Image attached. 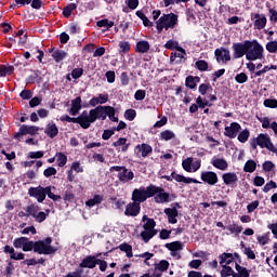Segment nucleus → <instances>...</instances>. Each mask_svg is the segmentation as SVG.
<instances>
[{
	"mask_svg": "<svg viewBox=\"0 0 277 277\" xmlns=\"http://www.w3.org/2000/svg\"><path fill=\"white\" fill-rule=\"evenodd\" d=\"M52 57L56 64H60V62H64L66 57H68V53L64 50H55L52 54Z\"/></svg>",
	"mask_w": 277,
	"mask_h": 277,
	"instance_id": "28",
	"label": "nucleus"
},
{
	"mask_svg": "<svg viewBox=\"0 0 277 277\" xmlns=\"http://www.w3.org/2000/svg\"><path fill=\"white\" fill-rule=\"evenodd\" d=\"M93 111V122L101 120V117L106 114L105 106H96L95 108L92 109Z\"/></svg>",
	"mask_w": 277,
	"mask_h": 277,
	"instance_id": "30",
	"label": "nucleus"
},
{
	"mask_svg": "<svg viewBox=\"0 0 277 277\" xmlns=\"http://www.w3.org/2000/svg\"><path fill=\"white\" fill-rule=\"evenodd\" d=\"M251 21H253L254 29H258L259 31L267 27V17L265 16V14L251 13Z\"/></svg>",
	"mask_w": 277,
	"mask_h": 277,
	"instance_id": "13",
	"label": "nucleus"
},
{
	"mask_svg": "<svg viewBox=\"0 0 277 277\" xmlns=\"http://www.w3.org/2000/svg\"><path fill=\"white\" fill-rule=\"evenodd\" d=\"M219 259H221L220 261V265H230V263H233V253H222L221 255H219Z\"/></svg>",
	"mask_w": 277,
	"mask_h": 277,
	"instance_id": "37",
	"label": "nucleus"
},
{
	"mask_svg": "<svg viewBox=\"0 0 277 277\" xmlns=\"http://www.w3.org/2000/svg\"><path fill=\"white\" fill-rule=\"evenodd\" d=\"M135 101H144L146 98V91L144 90H137L134 94Z\"/></svg>",
	"mask_w": 277,
	"mask_h": 277,
	"instance_id": "64",
	"label": "nucleus"
},
{
	"mask_svg": "<svg viewBox=\"0 0 277 277\" xmlns=\"http://www.w3.org/2000/svg\"><path fill=\"white\" fill-rule=\"evenodd\" d=\"M263 45L259 41H251L250 49L247 50V58L249 62H256V60H263Z\"/></svg>",
	"mask_w": 277,
	"mask_h": 277,
	"instance_id": "6",
	"label": "nucleus"
},
{
	"mask_svg": "<svg viewBox=\"0 0 277 277\" xmlns=\"http://www.w3.org/2000/svg\"><path fill=\"white\" fill-rule=\"evenodd\" d=\"M53 243L52 237H47L43 240H29L27 237L15 238L13 241V246L16 249L23 250V252H31L34 251L36 254H45L51 255L57 252V248L51 246Z\"/></svg>",
	"mask_w": 277,
	"mask_h": 277,
	"instance_id": "1",
	"label": "nucleus"
},
{
	"mask_svg": "<svg viewBox=\"0 0 277 277\" xmlns=\"http://www.w3.org/2000/svg\"><path fill=\"white\" fill-rule=\"evenodd\" d=\"M103 202V196L101 195H94L92 199L87 200L85 205L87 207H96V205H101Z\"/></svg>",
	"mask_w": 277,
	"mask_h": 277,
	"instance_id": "39",
	"label": "nucleus"
},
{
	"mask_svg": "<svg viewBox=\"0 0 277 277\" xmlns=\"http://www.w3.org/2000/svg\"><path fill=\"white\" fill-rule=\"evenodd\" d=\"M97 27H105L104 31H109L114 27V22L108 21L107 18L100 19L96 22Z\"/></svg>",
	"mask_w": 277,
	"mask_h": 277,
	"instance_id": "41",
	"label": "nucleus"
},
{
	"mask_svg": "<svg viewBox=\"0 0 277 277\" xmlns=\"http://www.w3.org/2000/svg\"><path fill=\"white\" fill-rule=\"evenodd\" d=\"M277 188V184L276 182H274L273 180H271L268 183H266L263 187V192L264 194H269V192H272V189H276Z\"/></svg>",
	"mask_w": 277,
	"mask_h": 277,
	"instance_id": "55",
	"label": "nucleus"
},
{
	"mask_svg": "<svg viewBox=\"0 0 277 277\" xmlns=\"http://www.w3.org/2000/svg\"><path fill=\"white\" fill-rule=\"evenodd\" d=\"M214 55L222 62H230V51L226 48H217L214 51Z\"/></svg>",
	"mask_w": 277,
	"mask_h": 277,
	"instance_id": "20",
	"label": "nucleus"
},
{
	"mask_svg": "<svg viewBox=\"0 0 277 277\" xmlns=\"http://www.w3.org/2000/svg\"><path fill=\"white\" fill-rule=\"evenodd\" d=\"M164 213L169 224H176V222H179V220H176V217H179V210H176V208H166Z\"/></svg>",
	"mask_w": 277,
	"mask_h": 277,
	"instance_id": "22",
	"label": "nucleus"
},
{
	"mask_svg": "<svg viewBox=\"0 0 277 277\" xmlns=\"http://www.w3.org/2000/svg\"><path fill=\"white\" fill-rule=\"evenodd\" d=\"M226 228L229 230L230 235H239V233H241V230H243V226H241L237 223H233V224L228 225Z\"/></svg>",
	"mask_w": 277,
	"mask_h": 277,
	"instance_id": "43",
	"label": "nucleus"
},
{
	"mask_svg": "<svg viewBox=\"0 0 277 277\" xmlns=\"http://www.w3.org/2000/svg\"><path fill=\"white\" fill-rule=\"evenodd\" d=\"M195 66L197 70H200V72H207V70H209V63H207L205 60L197 61Z\"/></svg>",
	"mask_w": 277,
	"mask_h": 277,
	"instance_id": "45",
	"label": "nucleus"
},
{
	"mask_svg": "<svg viewBox=\"0 0 277 277\" xmlns=\"http://www.w3.org/2000/svg\"><path fill=\"white\" fill-rule=\"evenodd\" d=\"M222 265V269H221V277H228V276H233L235 277V271L233 269V267H230L229 265Z\"/></svg>",
	"mask_w": 277,
	"mask_h": 277,
	"instance_id": "40",
	"label": "nucleus"
},
{
	"mask_svg": "<svg viewBox=\"0 0 277 277\" xmlns=\"http://www.w3.org/2000/svg\"><path fill=\"white\" fill-rule=\"evenodd\" d=\"M174 137H176V134H174V132H172L171 130H164L160 132L159 140H161L162 142H170V140H174Z\"/></svg>",
	"mask_w": 277,
	"mask_h": 277,
	"instance_id": "34",
	"label": "nucleus"
},
{
	"mask_svg": "<svg viewBox=\"0 0 277 277\" xmlns=\"http://www.w3.org/2000/svg\"><path fill=\"white\" fill-rule=\"evenodd\" d=\"M255 170H256V161L248 160L245 163L243 172H249L250 174H252V172H254Z\"/></svg>",
	"mask_w": 277,
	"mask_h": 277,
	"instance_id": "46",
	"label": "nucleus"
},
{
	"mask_svg": "<svg viewBox=\"0 0 277 277\" xmlns=\"http://www.w3.org/2000/svg\"><path fill=\"white\" fill-rule=\"evenodd\" d=\"M72 79H81L83 77V68H75L71 70Z\"/></svg>",
	"mask_w": 277,
	"mask_h": 277,
	"instance_id": "63",
	"label": "nucleus"
},
{
	"mask_svg": "<svg viewBox=\"0 0 277 277\" xmlns=\"http://www.w3.org/2000/svg\"><path fill=\"white\" fill-rule=\"evenodd\" d=\"M222 180L225 185H228L229 187H237L239 177L235 172H227L222 174Z\"/></svg>",
	"mask_w": 277,
	"mask_h": 277,
	"instance_id": "17",
	"label": "nucleus"
},
{
	"mask_svg": "<svg viewBox=\"0 0 277 277\" xmlns=\"http://www.w3.org/2000/svg\"><path fill=\"white\" fill-rule=\"evenodd\" d=\"M19 96L21 98H23V101H29L30 98H32L34 93L31 92V90L25 89L19 93Z\"/></svg>",
	"mask_w": 277,
	"mask_h": 277,
	"instance_id": "59",
	"label": "nucleus"
},
{
	"mask_svg": "<svg viewBox=\"0 0 277 277\" xmlns=\"http://www.w3.org/2000/svg\"><path fill=\"white\" fill-rule=\"evenodd\" d=\"M250 47H252V41L250 40H246L245 42H235L233 43V57L234 60H241V57H243V55L248 54V49H250Z\"/></svg>",
	"mask_w": 277,
	"mask_h": 277,
	"instance_id": "8",
	"label": "nucleus"
},
{
	"mask_svg": "<svg viewBox=\"0 0 277 277\" xmlns=\"http://www.w3.org/2000/svg\"><path fill=\"white\" fill-rule=\"evenodd\" d=\"M170 268V262L168 260H161L158 264H156V269L158 272H168Z\"/></svg>",
	"mask_w": 277,
	"mask_h": 277,
	"instance_id": "48",
	"label": "nucleus"
},
{
	"mask_svg": "<svg viewBox=\"0 0 277 277\" xmlns=\"http://www.w3.org/2000/svg\"><path fill=\"white\" fill-rule=\"evenodd\" d=\"M140 211H142V206L137 201H133L126 206L124 215L128 217H137Z\"/></svg>",
	"mask_w": 277,
	"mask_h": 277,
	"instance_id": "14",
	"label": "nucleus"
},
{
	"mask_svg": "<svg viewBox=\"0 0 277 277\" xmlns=\"http://www.w3.org/2000/svg\"><path fill=\"white\" fill-rule=\"evenodd\" d=\"M266 51L268 53H277V41H268L266 43Z\"/></svg>",
	"mask_w": 277,
	"mask_h": 277,
	"instance_id": "60",
	"label": "nucleus"
},
{
	"mask_svg": "<svg viewBox=\"0 0 277 277\" xmlns=\"http://www.w3.org/2000/svg\"><path fill=\"white\" fill-rule=\"evenodd\" d=\"M200 179L203 183H207V185H217V173L213 172V171H203L200 174Z\"/></svg>",
	"mask_w": 277,
	"mask_h": 277,
	"instance_id": "15",
	"label": "nucleus"
},
{
	"mask_svg": "<svg viewBox=\"0 0 277 277\" xmlns=\"http://www.w3.org/2000/svg\"><path fill=\"white\" fill-rule=\"evenodd\" d=\"M76 122L81 127V129H90V127L94 124L92 109L89 113L88 110H83L78 117H76Z\"/></svg>",
	"mask_w": 277,
	"mask_h": 277,
	"instance_id": "9",
	"label": "nucleus"
},
{
	"mask_svg": "<svg viewBox=\"0 0 277 277\" xmlns=\"http://www.w3.org/2000/svg\"><path fill=\"white\" fill-rule=\"evenodd\" d=\"M55 158H56L58 168H64V166H66V163H68V156H66L62 151L56 153Z\"/></svg>",
	"mask_w": 277,
	"mask_h": 277,
	"instance_id": "32",
	"label": "nucleus"
},
{
	"mask_svg": "<svg viewBox=\"0 0 277 277\" xmlns=\"http://www.w3.org/2000/svg\"><path fill=\"white\" fill-rule=\"evenodd\" d=\"M109 172H119L117 177L121 183H129V181H133V179H135V173H133V171H129L124 166H113L109 168Z\"/></svg>",
	"mask_w": 277,
	"mask_h": 277,
	"instance_id": "7",
	"label": "nucleus"
},
{
	"mask_svg": "<svg viewBox=\"0 0 277 277\" xmlns=\"http://www.w3.org/2000/svg\"><path fill=\"white\" fill-rule=\"evenodd\" d=\"M268 16H269V21L271 23H277V10L269 6L268 8Z\"/></svg>",
	"mask_w": 277,
	"mask_h": 277,
	"instance_id": "61",
	"label": "nucleus"
},
{
	"mask_svg": "<svg viewBox=\"0 0 277 277\" xmlns=\"http://www.w3.org/2000/svg\"><path fill=\"white\" fill-rule=\"evenodd\" d=\"M157 205H164L166 202H172V195L166 192V189L161 186H156L151 184V198Z\"/></svg>",
	"mask_w": 277,
	"mask_h": 277,
	"instance_id": "4",
	"label": "nucleus"
},
{
	"mask_svg": "<svg viewBox=\"0 0 277 277\" xmlns=\"http://www.w3.org/2000/svg\"><path fill=\"white\" fill-rule=\"evenodd\" d=\"M44 133L45 135H48V137L54 140V137H57V135L60 134V129L57 128V124H55V122H50L47 124Z\"/></svg>",
	"mask_w": 277,
	"mask_h": 277,
	"instance_id": "21",
	"label": "nucleus"
},
{
	"mask_svg": "<svg viewBox=\"0 0 277 277\" xmlns=\"http://www.w3.org/2000/svg\"><path fill=\"white\" fill-rule=\"evenodd\" d=\"M77 9V4L76 3H69L67 4L64 9H63V16L65 18H70V15L72 14V12H75V10Z\"/></svg>",
	"mask_w": 277,
	"mask_h": 277,
	"instance_id": "38",
	"label": "nucleus"
},
{
	"mask_svg": "<svg viewBox=\"0 0 277 277\" xmlns=\"http://www.w3.org/2000/svg\"><path fill=\"white\" fill-rule=\"evenodd\" d=\"M194 161V158L188 157L182 161V167L185 172H192V163Z\"/></svg>",
	"mask_w": 277,
	"mask_h": 277,
	"instance_id": "51",
	"label": "nucleus"
},
{
	"mask_svg": "<svg viewBox=\"0 0 277 277\" xmlns=\"http://www.w3.org/2000/svg\"><path fill=\"white\" fill-rule=\"evenodd\" d=\"M153 155V146L148 143L137 144L134 147V157L137 159H146Z\"/></svg>",
	"mask_w": 277,
	"mask_h": 277,
	"instance_id": "11",
	"label": "nucleus"
},
{
	"mask_svg": "<svg viewBox=\"0 0 277 277\" xmlns=\"http://www.w3.org/2000/svg\"><path fill=\"white\" fill-rule=\"evenodd\" d=\"M14 66L12 65H0V77H10L13 75Z\"/></svg>",
	"mask_w": 277,
	"mask_h": 277,
	"instance_id": "33",
	"label": "nucleus"
},
{
	"mask_svg": "<svg viewBox=\"0 0 277 277\" xmlns=\"http://www.w3.org/2000/svg\"><path fill=\"white\" fill-rule=\"evenodd\" d=\"M186 88H189V90H196L197 84L194 80V76H187L185 80Z\"/></svg>",
	"mask_w": 277,
	"mask_h": 277,
	"instance_id": "54",
	"label": "nucleus"
},
{
	"mask_svg": "<svg viewBox=\"0 0 277 277\" xmlns=\"http://www.w3.org/2000/svg\"><path fill=\"white\" fill-rule=\"evenodd\" d=\"M119 49L121 53H129L131 51V43H129V41H121Z\"/></svg>",
	"mask_w": 277,
	"mask_h": 277,
	"instance_id": "57",
	"label": "nucleus"
},
{
	"mask_svg": "<svg viewBox=\"0 0 277 277\" xmlns=\"http://www.w3.org/2000/svg\"><path fill=\"white\" fill-rule=\"evenodd\" d=\"M55 174H57V169H55L54 167H49L43 171V175L45 176V179H51V176H55Z\"/></svg>",
	"mask_w": 277,
	"mask_h": 277,
	"instance_id": "58",
	"label": "nucleus"
},
{
	"mask_svg": "<svg viewBox=\"0 0 277 277\" xmlns=\"http://www.w3.org/2000/svg\"><path fill=\"white\" fill-rule=\"evenodd\" d=\"M250 146L252 150H256L258 146L260 148H267V150H274V143H272L269 134L261 133L256 137L251 138Z\"/></svg>",
	"mask_w": 277,
	"mask_h": 277,
	"instance_id": "3",
	"label": "nucleus"
},
{
	"mask_svg": "<svg viewBox=\"0 0 277 277\" xmlns=\"http://www.w3.org/2000/svg\"><path fill=\"white\" fill-rule=\"evenodd\" d=\"M209 90H210V91L213 90V87H211L210 83H201V84L199 85V88H198V92H199V94H201V96L207 95V93L209 92Z\"/></svg>",
	"mask_w": 277,
	"mask_h": 277,
	"instance_id": "49",
	"label": "nucleus"
},
{
	"mask_svg": "<svg viewBox=\"0 0 277 277\" xmlns=\"http://www.w3.org/2000/svg\"><path fill=\"white\" fill-rule=\"evenodd\" d=\"M274 168H276V164L269 160L264 161L262 164V170L264 172H272Z\"/></svg>",
	"mask_w": 277,
	"mask_h": 277,
	"instance_id": "56",
	"label": "nucleus"
},
{
	"mask_svg": "<svg viewBox=\"0 0 277 277\" xmlns=\"http://www.w3.org/2000/svg\"><path fill=\"white\" fill-rule=\"evenodd\" d=\"M164 49H168L169 51H182L184 53V50L181 45H179V41L169 40L164 44Z\"/></svg>",
	"mask_w": 277,
	"mask_h": 277,
	"instance_id": "31",
	"label": "nucleus"
},
{
	"mask_svg": "<svg viewBox=\"0 0 277 277\" xmlns=\"http://www.w3.org/2000/svg\"><path fill=\"white\" fill-rule=\"evenodd\" d=\"M148 198H153V184L147 187L141 186L140 188H135L132 193L133 202H137L138 205L146 202Z\"/></svg>",
	"mask_w": 277,
	"mask_h": 277,
	"instance_id": "5",
	"label": "nucleus"
},
{
	"mask_svg": "<svg viewBox=\"0 0 277 277\" xmlns=\"http://www.w3.org/2000/svg\"><path fill=\"white\" fill-rule=\"evenodd\" d=\"M240 131L241 124H239L238 122H232L230 126L225 127L224 135L225 137H229V140H235Z\"/></svg>",
	"mask_w": 277,
	"mask_h": 277,
	"instance_id": "16",
	"label": "nucleus"
},
{
	"mask_svg": "<svg viewBox=\"0 0 277 277\" xmlns=\"http://www.w3.org/2000/svg\"><path fill=\"white\" fill-rule=\"evenodd\" d=\"M237 273L234 274V277H250L251 269H248L246 266H241L238 263L235 265Z\"/></svg>",
	"mask_w": 277,
	"mask_h": 277,
	"instance_id": "27",
	"label": "nucleus"
},
{
	"mask_svg": "<svg viewBox=\"0 0 277 277\" xmlns=\"http://www.w3.org/2000/svg\"><path fill=\"white\" fill-rule=\"evenodd\" d=\"M148 51H150V43L146 40H141L138 42H136L135 45V52L136 53H148Z\"/></svg>",
	"mask_w": 277,
	"mask_h": 277,
	"instance_id": "26",
	"label": "nucleus"
},
{
	"mask_svg": "<svg viewBox=\"0 0 277 277\" xmlns=\"http://www.w3.org/2000/svg\"><path fill=\"white\" fill-rule=\"evenodd\" d=\"M258 120L262 123V129L272 128V124H269V117H258Z\"/></svg>",
	"mask_w": 277,
	"mask_h": 277,
	"instance_id": "62",
	"label": "nucleus"
},
{
	"mask_svg": "<svg viewBox=\"0 0 277 277\" xmlns=\"http://www.w3.org/2000/svg\"><path fill=\"white\" fill-rule=\"evenodd\" d=\"M248 140H250V130L245 129L240 131L238 134V142H240L241 144H246Z\"/></svg>",
	"mask_w": 277,
	"mask_h": 277,
	"instance_id": "44",
	"label": "nucleus"
},
{
	"mask_svg": "<svg viewBox=\"0 0 277 277\" xmlns=\"http://www.w3.org/2000/svg\"><path fill=\"white\" fill-rule=\"evenodd\" d=\"M264 107H268L269 109H277V100L276 98L264 100Z\"/></svg>",
	"mask_w": 277,
	"mask_h": 277,
	"instance_id": "53",
	"label": "nucleus"
},
{
	"mask_svg": "<svg viewBox=\"0 0 277 277\" xmlns=\"http://www.w3.org/2000/svg\"><path fill=\"white\" fill-rule=\"evenodd\" d=\"M179 25V15L175 13H163L158 21H156L157 34H162L169 29H174Z\"/></svg>",
	"mask_w": 277,
	"mask_h": 277,
	"instance_id": "2",
	"label": "nucleus"
},
{
	"mask_svg": "<svg viewBox=\"0 0 277 277\" xmlns=\"http://www.w3.org/2000/svg\"><path fill=\"white\" fill-rule=\"evenodd\" d=\"M119 250H121V252H126L128 259H133V247L127 242L121 243L119 246Z\"/></svg>",
	"mask_w": 277,
	"mask_h": 277,
	"instance_id": "36",
	"label": "nucleus"
},
{
	"mask_svg": "<svg viewBox=\"0 0 277 277\" xmlns=\"http://www.w3.org/2000/svg\"><path fill=\"white\" fill-rule=\"evenodd\" d=\"M38 211H40V207H38L36 203H31L26 208L27 216L31 215L35 217L38 214Z\"/></svg>",
	"mask_w": 277,
	"mask_h": 277,
	"instance_id": "47",
	"label": "nucleus"
},
{
	"mask_svg": "<svg viewBox=\"0 0 277 277\" xmlns=\"http://www.w3.org/2000/svg\"><path fill=\"white\" fill-rule=\"evenodd\" d=\"M96 256L94 255H87L84 259H82L81 263L79 264V267L81 269H94L96 267Z\"/></svg>",
	"mask_w": 277,
	"mask_h": 277,
	"instance_id": "18",
	"label": "nucleus"
},
{
	"mask_svg": "<svg viewBox=\"0 0 277 277\" xmlns=\"http://www.w3.org/2000/svg\"><path fill=\"white\" fill-rule=\"evenodd\" d=\"M211 163L216 170H222L223 172L228 170V162L224 158L213 159Z\"/></svg>",
	"mask_w": 277,
	"mask_h": 277,
	"instance_id": "25",
	"label": "nucleus"
},
{
	"mask_svg": "<svg viewBox=\"0 0 277 277\" xmlns=\"http://www.w3.org/2000/svg\"><path fill=\"white\" fill-rule=\"evenodd\" d=\"M38 131H40V128H38L36 126L23 124L19 128V134L21 135H36V133H38Z\"/></svg>",
	"mask_w": 277,
	"mask_h": 277,
	"instance_id": "23",
	"label": "nucleus"
},
{
	"mask_svg": "<svg viewBox=\"0 0 277 277\" xmlns=\"http://www.w3.org/2000/svg\"><path fill=\"white\" fill-rule=\"evenodd\" d=\"M51 189V186H45V197L48 196V198H50V200H53L54 202H58L60 200H62V196L53 194Z\"/></svg>",
	"mask_w": 277,
	"mask_h": 277,
	"instance_id": "42",
	"label": "nucleus"
},
{
	"mask_svg": "<svg viewBox=\"0 0 277 277\" xmlns=\"http://www.w3.org/2000/svg\"><path fill=\"white\" fill-rule=\"evenodd\" d=\"M142 222H146L143 225L144 230H150L157 226V222H155V219L148 217V215H143Z\"/></svg>",
	"mask_w": 277,
	"mask_h": 277,
	"instance_id": "29",
	"label": "nucleus"
},
{
	"mask_svg": "<svg viewBox=\"0 0 277 277\" xmlns=\"http://www.w3.org/2000/svg\"><path fill=\"white\" fill-rule=\"evenodd\" d=\"M28 196L36 198L37 202H44L47 200V187L37 186L28 189Z\"/></svg>",
	"mask_w": 277,
	"mask_h": 277,
	"instance_id": "12",
	"label": "nucleus"
},
{
	"mask_svg": "<svg viewBox=\"0 0 277 277\" xmlns=\"http://www.w3.org/2000/svg\"><path fill=\"white\" fill-rule=\"evenodd\" d=\"M128 140L127 137H119L116 142L113 143L114 148H120L121 147V153H127L129 150L131 143H127Z\"/></svg>",
	"mask_w": 277,
	"mask_h": 277,
	"instance_id": "24",
	"label": "nucleus"
},
{
	"mask_svg": "<svg viewBox=\"0 0 277 277\" xmlns=\"http://www.w3.org/2000/svg\"><path fill=\"white\" fill-rule=\"evenodd\" d=\"M81 109H83V102L81 100V96L71 100V107L69 109L70 116H77L79 111H81Z\"/></svg>",
	"mask_w": 277,
	"mask_h": 277,
	"instance_id": "19",
	"label": "nucleus"
},
{
	"mask_svg": "<svg viewBox=\"0 0 277 277\" xmlns=\"http://www.w3.org/2000/svg\"><path fill=\"white\" fill-rule=\"evenodd\" d=\"M235 81L236 83H240V84L248 83V74L246 72L237 74L235 76Z\"/></svg>",
	"mask_w": 277,
	"mask_h": 277,
	"instance_id": "52",
	"label": "nucleus"
},
{
	"mask_svg": "<svg viewBox=\"0 0 277 277\" xmlns=\"http://www.w3.org/2000/svg\"><path fill=\"white\" fill-rule=\"evenodd\" d=\"M164 247L167 250H170V252H179V250H183V243L181 241L166 243Z\"/></svg>",
	"mask_w": 277,
	"mask_h": 277,
	"instance_id": "35",
	"label": "nucleus"
},
{
	"mask_svg": "<svg viewBox=\"0 0 277 277\" xmlns=\"http://www.w3.org/2000/svg\"><path fill=\"white\" fill-rule=\"evenodd\" d=\"M161 179H164L170 183H172V180H174L176 183H185V185H189L190 183H195L196 185L200 184V181L194 177H186L185 175L177 174L176 171H173L171 175H162Z\"/></svg>",
	"mask_w": 277,
	"mask_h": 277,
	"instance_id": "10",
	"label": "nucleus"
},
{
	"mask_svg": "<svg viewBox=\"0 0 277 277\" xmlns=\"http://www.w3.org/2000/svg\"><path fill=\"white\" fill-rule=\"evenodd\" d=\"M137 116V111L135 109L130 108L124 111V118L126 120H129L130 122H133L135 120V117Z\"/></svg>",
	"mask_w": 277,
	"mask_h": 277,
	"instance_id": "50",
	"label": "nucleus"
}]
</instances>
